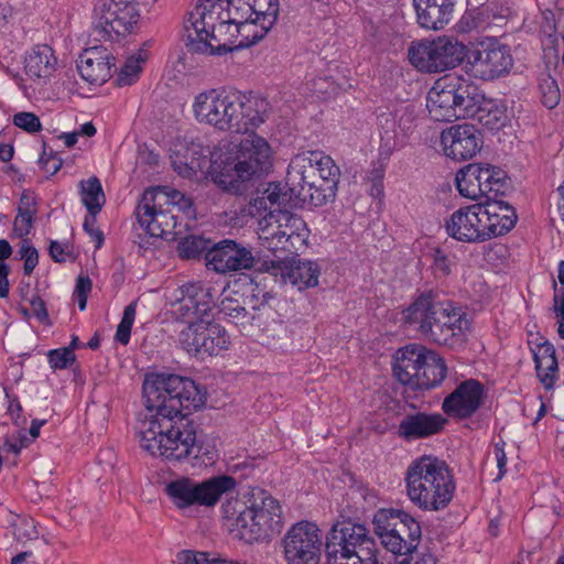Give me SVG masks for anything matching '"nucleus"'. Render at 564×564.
Returning <instances> with one entry per match:
<instances>
[{
  "label": "nucleus",
  "instance_id": "nucleus-1",
  "mask_svg": "<svg viewBox=\"0 0 564 564\" xmlns=\"http://www.w3.org/2000/svg\"><path fill=\"white\" fill-rule=\"evenodd\" d=\"M138 436L143 451L167 462L189 458L210 465L217 456L214 447L204 446L198 441L197 426L188 419V412L144 419L138 429Z\"/></svg>",
  "mask_w": 564,
  "mask_h": 564
},
{
  "label": "nucleus",
  "instance_id": "nucleus-2",
  "mask_svg": "<svg viewBox=\"0 0 564 564\" xmlns=\"http://www.w3.org/2000/svg\"><path fill=\"white\" fill-rule=\"evenodd\" d=\"M192 108L199 123L223 132L248 133L264 122L268 102L237 91L209 89L194 98Z\"/></svg>",
  "mask_w": 564,
  "mask_h": 564
},
{
  "label": "nucleus",
  "instance_id": "nucleus-3",
  "mask_svg": "<svg viewBox=\"0 0 564 564\" xmlns=\"http://www.w3.org/2000/svg\"><path fill=\"white\" fill-rule=\"evenodd\" d=\"M403 321L429 341L448 347L460 344L469 328L462 307L432 290L421 293L403 311Z\"/></svg>",
  "mask_w": 564,
  "mask_h": 564
},
{
  "label": "nucleus",
  "instance_id": "nucleus-4",
  "mask_svg": "<svg viewBox=\"0 0 564 564\" xmlns=\"http://www.w3.org/2000/svg\"><path fill=\"white\" fill-rule=\"evenodd\" d=\"M221 509L230 532L246 543L268 541L283 525L279 501L260 488L228 499Z\"/></svg>",
  "mask_w": 564,
  "mask_h": 564
},
{
  "label": "nucleus",
  "instance_id": "nucleus-5",
  "mask_svg": "<svg viewBox=\"0 0 564 564\" xmlns=\"http://www.w3.org/2000/svg\"><path fill=\"white\" fill-rule=\"evenodd\" d=\"M340 178L335 161L321 151H307L291 159L286 186L302 203L323 206L334 199Z\"/></svg>",
  "mask_w": 564,
  "mask_h": 564
},
{
  "label": "nucleus",
  "instance_id": "nucleus-6",
  "mask_svg": "<svg viewBox=\"0 0 564 564\" xmlns=\"http://www.w3.org/2000/svg\"><path fill=\"white\" fill-rule=\"evenodd\" d=\"M410 501L423 511H440L452 501L456 482L448 465L435 456H421L408 466L404 477Z\"/></svg>",
  "mask_w": 564,
  "mask_h": 564
},
{
  "label": "nucleus",
  "instance_id": "nucleus-7",
  "mask_svg": "<svg viewBox=\"0 0 564 564\" xmlns=\"http://www.w3.org/2000/svg\"><path fill=\"white\" fill-rule=\"evenodd\" d=\"M145 419L191 413L203 406L206 391L194 380L174 373H150L143 382Z\"/></svg>",
  "mask_w": 564,
  "mask_h": 564
},
{
  "label": "nucleus",
  "instance_id": "nucleus-8",
  "mask_svg": "<svg viewBox=\"0 0 564 564\" xmlns=\"http://www.w3.org/2000/svg\"><path fill=\"white\" fill-rule=\"evenodd\" d=\"M484 100L478 86L456 74L437 79L426 96V108L434 121H453L474 116Z\"/></svg>",
  "mask_w": 564,
  "mask_h": 564
},
{
  "label": "nucleus",
  "instance_id": "nucleus-9",
  "mask_svg": "<svg viewBox=\"0 0 564 564\" xmlns=\"http://www.w3.org/2000/svg\"><path fill=\"white\" fill-rule=\"evenodd\" d=\"M393 373L411 389L429 390L440 386L447 375L444 359L422 345H408L397 351Z\"/></svg>",
  "mask_w": 564,
  "mask_h": 564
},
{
  "label": "nucleus",
  "instance_id": "nucleus-10",
  "mask_svg": "<svg viewBox=\"0 0 564 564\" xmlns=\"http://www.w3.org/2000/svg\"><path fill=\"white\" fill-rule=\"evenodd\" d=\"M254 18L249 0H198L184 22L185 37L208 39V31L217 26L237 24Z\"/></svg>",
  "mask_w": 564,
  "mask_h": 564
},
{
  "label": "nucleus",
  "instance_id": "nucleus-11",
  "mask_svg": "<svg viewBox=\"0 0 564 564\" xmlns=\"http://www.w3.org/2000/svg\"><path fill=\"white\" fill-rule=\"evenodd\" d=\"M235 145V153L220 174L219 183L234 186L237 181H249L269 172L272 166V149L269 142L252 131Z\"/></svg>",
  "mask_w": 564,
  "mask_h": 564
},
{
  "label": "nucleus",
  "instance_id": "nucleus-12",
  "mask_svg": "<svg viewBox=\"0 0 564 564\" xmlns=\"http://www.w3.org/2000/svg\"><path fill=\"white\" fill-rule=\"evenodd\" d=\"M258 236L261 246L273 253H295L305 246L307 229L301 217L275 209L259 220Z\"/></svg>",
  "mask_w": 564,
  "mask_h": 564
},
{
  "label": "nucleus",
  "instance_id": "nucleus-13",
  "mask_svg": "<svg viewBox=\"0 0 564 564\" xmlns=\"http://www.w3.org/2000/svg\"><path fill=\"white\" fill-rule=\"evenodd\" d=\"M93 25L100 40L115 41L138 26L140 9L133 0H99L94 8Z\"/></svg>",
  "mask_w": 564,
  "mask_h": 564
},
{
  "label": "nucleus",
  "instance_id": "nucleus-14",
  "mask_svg": "<svg viewBox=\"0 0 564 564\" xmlns=\"http://www.w3.org/2000/svg\"><path fill=\"white\" fill-rule=\"evenodd\" d=\"M268 31L263 30L260 22H256L253 18L237 24L217 26L208 31V39L205 40L203 36L197 40L187 39L185 44L188 51L195 53L223 55L232 50L238 36H241L239 45L249 46L262 40Z\"/></svg>",
  "mask_w": 564,
  "mask_h": 564
},
{
  "label": "nucleus",
  "instance_id": "nucleus-15",
  "mask_svg": "<svg viewBox=\"0 0 564 564\" xmlns=\"http://www.w3.org/2000/svg\"><path fill=\"white\" fill-rule=\"evenodd\" d=\"M465 56L466 46L447 36L412 43L409 48L411 64L425 73H438L455 68L464 61Z\"/></svg>",
  "mask_w": 564,
  "mask_h": 564
},
{
  "label": "nucleus",
  "instance_id": "nucleus-16",
  "mask_svg": "<svg viewBox=\"0 0 564 564\" xmlns=\"http://www.w3.org/2000/svg\"><path fill=\"white\" fill-rule=\"evenodd\" d=\"M375 531L381 544L392 553L404 552L421 540L420 523L399 509H380L373 517Z\"/></svg>",
  "mask_w": 564,
  "mask_h": 564
},
{
  "label": "nucleus",
  "instance_id": "nucleus-17",
  "mask_svg": "<svg viewBox=\"0 0 564 564\" xmlns=\"http://www.w3.org/2000/svg\"><path fill=\"white\" fill-rule=\"evenodd\" d=\"M237 481L231 476H217L202 482L189 478H180L166 485V494L177 508L194 505L215 506L220 497L232 490Z\"/></svg>",
  "mask_w": 564,
  "mask_h": 564
},
{
  "label": "nucleus",
  "instance_id": "nucleus-18",
  "mask_svg": "<svg viewBox=\"0 0 564 564\" xmlns=\"http://www.w3.org/2000/svg\"><path fill=\"white\" fill-rule=\"evenodd\" d=\"M326 554L359 556L366 564H375L378 549L369 531L361 524L343 521L333 525L325 538Z\"/></svg>",
  "mask_w": 564,
  "mask_h": 564
},
{
  "label": "nucleus",
  "instance_id": "nucleus-19",
  "mask_svg": "<svg viewBox=\"0 0 564 564\" xmlns=\"http://www.w3.org/2000/svg\"><path fill=\"white\" fill-rule=\"evenodd\" d=\"M281 546L286 564H319L325 536L316 523L303 520L286 531Z\"/></svg>",
  "mask_w": 564,
  "mask_h": 564
},
{
  "label": "nucleus",
  "instance_id": "nucleus-20",
  "mask_svg": "<svg viewBox=\"0 0 564 564\" xmlns=\"http://www.w3.org/2000/svg\"><path fill=\"white\" fill-rule=\"evenodd\" d=\"M213 317L192 321L178 334L182 347L192 356L205 358L217 356L230 345L226 329L213 322Z\"/></svg>",
  "mask_w": 564,
  "mask_h": 564
},
{
  "label": "nucleus",
  "instance_id": "nucleus-21",
  "mask_svg": "<svg viewBox=\"0 0 564 564\" xmlns=\"http://www.w3.org/2000/svg\"><path fill=\"white\" fill-rule=\"evenodd\" d=\"M137 216L141 227L152 237L167 238L177 234L178 216L170 208L164 192L147 189L137 207Z\"/></svg>",
  "mask_w": 564,
  "mask_h": 564
},
{
  "label": "nucleus",
  "instance_id": "nucleus-22",
  "mask_svg": "<svg viewBox=\"0 0 564 564\" xmlns=\"http://www.w3.org/2000/svg\"><path fill=\"white\" fill-rule=\"evenodd\" d=\"M172 314L189 324L203 317H213L215 289L200 282H191L178 286L172 293Z\"/></svg>",
  "mask_w": 564,
  "mask_h": 564
},
{
  "label": "nucleus",
  "instance_id": "nucleus-23",
  "mask_svg": "<svg viewBox=\"0 0 564 564\" xmlns=\"http://www.w3.org/2000/svg\"><path fill=\"white\" fill-rule=\"evenodd\" d=\"M467 73L474 78L494 80L508 74L513 65L510 48L497 41L481 43L466 53Z\"/></svg>",
  "mask_w": 564,
  "mask_h": 564
},
{
  "label": "nucleus",
  "instance_id": "nucleus-24",
  "mask_svg": "<svg viewBox=\"0 0 564 564\" xmlns=\"http://www.w3.org/2000/svg\"><path fill=\"white\" fill-rule=\"evenodd\" d=\"M205 260L209 269L224 274L251 269L254 263L250 249L229 239L210 247L205 253Z\"/></svg>",
  "mask_w": 564,
  "mask_h": 564
},
{
  "label": "nucleus",
  "instance_id": "nucleus-25",
  "mask_svg": "<svg viewBox=\"0 0 564 564\" xmlns=\"http://www.w3.org/2000/svg\"><path fill=\"white\" fill-rule=\"evenodd\" d=\"M265 271L274 278H280L282 283H290L302 291L318 284L321 273L319 265L311 260H276L264 262Z\"/></svg>",
  "mask_w": 564,
  "mask_h": 564
},
{
  "label": "nucleus",
  "instance_id": "nucleus-26",
  "mask_svg": "<svg viewBox=\"0 0 564 564\" xmlns=\"http://www.w3.org/2000/svg\"><path fill=\"white\" fill-rule=\"evenodd\" d=\"M446 232L457 241L475 243L486 241L481 204L455 210L445 223Z\"/></svg>",
  "mask_w": 564,
  "mask_h": 564
},
{
  "label": "nucleus",
  "instance_id": "nucleus-27",
  "mask_svg": "<svg viewBox=\"0 0 564 564\" xmlns=\"http://www.w3.org/2000/svg\"><path fill=\"white\" fill-rule=\"evenodd\" d=\"M441 143L446 156L464 161L480 150L481 135L473 124H456L442 132Z\"/></svg>",
  "mask_w": 564,
  "mask_h": 564
},
{
  "label": "nucleus",
  "instance_id": "nucleus-28",
  "mask_svg": "<svg viewBox=\"0 0 564 564\" xmlns=\"http://www.w3.org/2000/svg\"><path fill=\"white\" fill-rule=\"evenodd\" d=\"M484 387L480 382L469 379L460 383L442 404L443 411L454 417L471 416L480 406Z\"/></svg>",
  "mask_w": 564,
  "mask_h": 564
},
{
  "label": "nucleus",
  "instance_id": "nucleus-29",
  "mask_svg": "<svg viewBox=\"0 0 564 564\" xmlns=\"http://www.w3.org/2000/svg\"><path fill=\"white\" fill-rule=\"evenodd\" d=\"M446 419L440 413L413 412L405 414L399 423L398 435L410 442L440 433Z\"/></svg>",
  "mask_w": 564,
  "mask_h": 564
},
{
  "label": "nucleus",
  "instance_id": "nucleus-30",
  "mask_svg": "<svg viewBox=\"0 0 564 564\" xmlns=\"http://www.w3.org/2000/svg\"><path fill=\"white\" fill-rule=\"evenodd\" d=\"M113 57L102 46L86 48L77 61L80 76L88 83L101 85L111 77Z\"/></svg>",
  "mask_w": 564,
  "mask_h": 564
},
{
  "label": "nucleus",
  "instance_id": "nucleus-31",
  "mask_svg": "<svg viewBox=\"0 0 564 564\" xmlns=\"http://www.w3.org/2000/svg\"><path fill=\"white\" fill-rule=\"evenodd\" d=\"M417 24L426 30H443L453 19L456 0H412Z\"/></svg>",
  "mask_w": 564,
  "mask_h": 564
},
{
  "label": "nucleus",
  "instance_id": "nucleus-32",
  "mask_svg": "<svg viewBox=\"0 0 564 564\" xmlns=\"http://www.w3.org/2000/svg\"><path fill=\"white\" fill-rule=\"evenodd\" d=\"M481 213L486 240L509 232L518 219L512 206L497 199L481 204Z\"/></svg>",
  "mask_w": 564,
  "mask_h": 564
},
{
  "label": "nucleus",
  "instance_id": "nucleus-33",
  "mask_svg": "<svg viewBox=\"0 0 564 564\" xmlns=\"http://www.w3.org/2000/svg\"><path fill=\"white\" fill-rule=\"evenodd\" d=\"M57 59L52 47L46 44L35 45L24 61V68L30 77H50L56 67Z\"/></svg>",
  "mask_w": 564,
  "mask_h": 564
},
{
  "label": "nucleus",
  "instance_id": "nucleus-34",
  "mask_svg": "<svg viewBox=\"0 0 564 564\" xmlns=\"http://www.w3.org/2000/svg\"><path fill=\"white\" fill-rule=\"evenodd\" d=\"M80 198L90 215H97L106 202L100 181L96 177H89L80 181Z\"/></svg>",
  "mask_w": 564,
  "mask_h": 564
},
{
  "label": "nucleus",
  "instance_id": "nucleus-35",
  "mask_svg": "<svg viewBox=\"0 0 564 564\" xmlns=\"http://www.w3.org/2000/svg\"><path fill=\"white\" fill-rule=\"evenodd\" d=\"M473 117L486 128L490 130H498L507 122L506 108L502 105L494 104L492 101L479 102V107Z\"/></svg>",
  "mask_w": 564,
  "mask_h": 564
},
{
  "label": "nucleus",
  "instance_id": "nucleus-36",
  "mask_svg": "<svg viewBox=\"0 0 564 564\" xmlns=\"http://www.w3.org/2000/svg\"><path fill=\"white\" fill-rule=\"evenodd\" d=\"M484 197L487 202L496 200L499 194H503L507 188V174L498 166L484 164Z\"/></svg>",
  "mask_w": 564,
  "mask_h": 564
},
{
  "label": "nucleus",
  "instance_id": "nucleus-37",
  "mask_svg": "<svg viewBox=\"0 0 564 564\" xmlns=\"http://www.w3.org/2000/svg\"><path fill=\"white\" fill-rule=\"evenodd\" d=\"M149 52L147 47H141L138 52L127 58L117 76L118 86H129L133 84L142 69L141 65L148 59Z\"/></svg>",
  "mask_w": 564,
  "mask_h": 564
},
{
  "label": "nucleus",
  "instance_id": "nucleus-38",
  "mask_svg": "<svg viewBox=\"0 0 564 564\" xmlns=\"http://www.w3.org/2000/svg\"><path fill=\"white\" fill-rule=\"evenodd\" d=\"M476 177L481 176L479 173L476 174L475 165L473 164H468L457 172L456 186L462 196L473 200L481 198L480 189L476 184Z\"/></svg>",
  "mask_w": 564,
  "mask_h": 564
},
{
  "label": "nucleus",
  "instance_id": "nucleus-39",
  "mask_svg": "<svg viewBox=\"0 0 564 564\" xmlns=\"http://www.w3.org/2000/svg\"><path fill=\"white\" fill-rule=\"evenodd\" d=\"M249 2L253 9L254 21L260 22L263 30H270L279 15V1L249 0Z\"/></svg>",
  "mask_w": 564,
  "mask_h": 564
},
{
  "label": "nucleus",
  "instance_id": "nucleus-40",
  "mask_svg": "<svg viewBox=\"0 0 564 564\" xmlns=\"http://www.w3.org/2000/svg\"><path fill=\"white\" fill-rule=\"evenodd\" d=\"M219 312L225 315L231 323L245 326L250 324L254 315L247 311V308L237 299L225 297L219 304Z\"/></svg>",
  "mask_w": 564,
  "mask_h": 564
},
{
  "label": "nucleus",
  "instance_id": "nucleus-41",
  "mask_svg": "<svg viewBox=\"0 0 564 564\" xmlns=\"http://www.w3.org/2000/svg\"><path fill=\"white\" fill-rule=\"evenodd\" d=\"M209 249V241L199 236L185 237L178 243L180 256L184 259H195Z\"/></svg>",
  "mask_w": 564,
  "mask_h": 564
},
{
  "label": "nucleus",
  "instance_id": "nucleus-42",
  "mask_svg": "<svg viewBox=\"0 0 564 564\" xmlns=\"http://www.w3.org/2000/svg\"><path fill=\"white\" fill-rule=\"evenodd\" d=\"M542 104L549 108H555L561 99L560 88L556 80L550 75H543L539 84Z\"/></svg>",
  "mask_w": 564,
  "mask_h": 564
},
{
  "label": "nucleus",
  "instance_id": "nucleus-43",
  "mask_svg": "<svg viewBox=\"0 0 564 564\" xmlns=\"http://www.w3.org/2000/svg\"><path fill=\"white\" fill-rule=\"evenodd\" d=\"M151 192H164L169 198L170 208L183 212L187 217L194 215L193 204L191 198L186 197L183 193L169 187H158L150 189Z\"/></svg>",
  "mask_w": 564,
  "mask_h": 564
},
{
  "label": "nucleus",
  "instance_id": "nucleus-44",
  "mask_svg": "<svg viewBox=\"0 0 564 564\" xmlns=\"http://www.w3.org/2000/svg\"><path fill=\"white\" fill-rule=\"evenodd\" d=\"M403 556L401 564H435L436 558L426 547H420V542H414L413 547L398 553Z\"/></svg>",
  "mask_w": 564,
  "mask_h": 564
},
{
  "label": "nucleus",
  "instance_id": "nucleus-45",
  "mask_svg": "<svg viewBox=\"0 0 564 564\" xmlns=\"http://www.w3.org/2000/svg\"><path fill=\"white\" fill-rule=\"evenodd\" d=\"M137 304L130 303L124 307L123 316L116 332V340L122 345H127L130 340L131 328L135 318Z\"/></svg>",
  "mask_w": 564,
  "mask_h": 564
},
{
  "label": "nucleus",
  "instance_id": "nucleus-46",
  "mask_svg": "<svg viewBox=\"0 0 564 564\" xmlns=\"http://www.w3.org/2000/svg\"><path fill=\"white\" fill-rule=\"evenodd\" d=\"M432 258V269L435 276L445 278L452 273V268L455 265V257L449 256L443 249L435 248Z\"/></svg>",
  "mask_w": 564,
  "mask_h": 564
},
{
  "label": "nucleus",
  "instance_id": "nucleus-47",
  "mask_svg": "<svg viewBox=\"0 0 564 564\" xmlns=\"http://www.w3.org/2000/svg\"><path fill=\"white\" fill-rule=\"evenodd\" d=\"M24 199H26V197H23L21 203L24 204L25 207H19L18 215L13 223V229L20 237L30 234L33 224V215L35 214V209H30L29 202H24Z\"/></svg>",
  "mask_w": 564,
  "mask_h": 564
},
{
  "label": "nucleus",
  "instance_id": "nucleus-48",
  "mask_svg": "<svg viewBox=\"0 0 564 564\" xmlns=\"http://www.w3.org/2000/svg\"><path fill=\"white\" fill-rule=\"evenodd\" d=\"M534 362L536 375L544 371V368H557V359L553 345L545 343L534 352Z\"/></svg>",
  "mask_w": 564,
  "mask_h": 564
},
{
  "label": "nucleus",
  "instance_id": "nucleus-49",
  "mask_svg": "<svg viewBox=\"0 0 564 564\" xmlns=\"http://www.w3.org/2000/svg\"><path fill=\"white\" fill-rule=\"evenodd\" d=\"M48 362L53 369L67 368L75 361V354L72 348H59L50 350Z\"/></svg>",
  "mask_w": 564,
  "mask_h": 564
},
{
  "label": "nucleus",
  "instance_id": "nucleus-50",
  "mask_svg": "<svg viewBox=\"0 0 564 564\" xmlns=\"http://www.w3.org/2000/svg\"><path fill=\"white\" fill-rule=\"evenodd\" d=\"M13 123L30 132H39L42 129L41 121L36 115L33 112H18L13 116Z\"/></svg>",
  "mask_w": 564,
  "mask_h": 564
},
{
  "label": "nucleus",
  "instance_id": "nucleus-51",
  "mask_svg": "<svg viewBox=\"0 0 564 564\" xmlns=\"http://www.w3.org/2000/svg\"><path fill=\"white\" fill-rule=\"evenodd\" d=\"M30 442V438L22 432H18L13 435H7L3 441V451L13 453L18 456L22 448L29 446Z\"/></svg>",
  "mask_w": 564,
  "mask_h": 564
},
{
  "label": "nucleus",
  "instance_id": "nucleus-52",
  "mask_svg": "<svg viewBox=\"0 0 564 564\" xmlns=\"http://www.w3.org/2000/svg\"><path fill=\"white\" fill-rule=\"evenodd\" d=\"M21 259H24L23 271L25 275H30L39 262L37 250L29 243H22L19 250Z\"/></svg>",
  "mask_w": 564,
  "mask_h": 564
},
{
  "label": "nucleus",
  "instance_id": "nucleus-53",
  "mask_svg": "<svg viewBox=\"0 0 564 564\" xmlns=\"http://www.w3.org/2000/svg\"><path fill=\"white\" fill-rule=\"evenodd\" d=\"M91 280L88 276L79 275L76 281L75 296L80 311L86 308L87 297L91 291Z\"/></svg>",
  "mask_w": 564,
  "mask_h": 564
},
{
  "label": "nucleus",
  "instance_id": "nucleus-54",
  "mask_svg": "<svg viewBox=\"0 0 564 564\" xmlns=\"http://www.w3.org/2000/svg\"><path fill=\"white\" fill-rule=\"evenodd\" d=\"M96 215H88L83 224L84 230L95 240L96 248H100L104 242V234L96 226Z\"/></svg>",
  "mask_w": 564,
  "mask_h": 564
},
{
  "label": "nucleus",
  "instance_id": "nucleus-55",
  "mask_svg": "<svg viewBox=\"0 0 564 564\" xmlns=\"http://www.w3.org/2000/svg\"><path fill=\"white\" fill-rule=\"evenodd\" d=\"M264 194L265 199L270 202L271 206H281L288 200L286 194L282 192L280 184L270 183Z\"/></svg>",
  "mask_w": 564,
  "mask_h": 564
},
{
  "label": "nucleus",
  "instance_id": "nucleus-56",
  "mask_svg": "<svg viewBox=\"0 0 564 564\" xmlns=\"http://www.w3.org/2000/svg\"><path fill=\"white\" fill-rule=\"evenodd\" d=\"M50 254L55 262H65L67 259H74L72 253L68 251L67 246H64L58 241L51 242Z\"/></svg>",
  "mask_w": 564,
  "mask_h": 564
},
{
  "label": "nucleus",
  "instance_id": "nucleus-57",
  "mask_svg": "<svg viewBox=\"0 0 564 564\" xmlns=\"http://www.w3.org/2000/svg\"><path fill=\"white\" fill-rule=\"evenodd\" d=\"M554 311L556 313V317L558 318V335L564 339V289L561 295H554Z\"/></svg>",
  "mask_w": 564,
  "mask_h": 564
},
{
  "label": "nucleus",
  "instance_id": "nucleus-58",
  "mask_svg": "<svg viewBox=\"0 0 564 564\" xmlns=\"http://www.w3.org/2000/svg\"><path fill=\"white\" fill-rule=\"evenodd\" d=\"M494 454L496 457L497 466L499 468V474H498L497 478L500 479L505 475L506 466H507V456L505 453V442L495 444Z\"/></svg>",
  "mask_w": 564,
  "mask_h": 564
},
{
  "label": "nucleus",
  "instance_id": "nucleus-59",
  "mask_svg": "<svg viewBox=\"0 0 564 564\" xmlns=\"http://www.w3.org/2000/svg\"><path fill=\"white\" fill-rule=\"evenodd\" d=\"M327 556V564H366V562L359 556H351L350 558L346 557V555H338V554H326ZM375 564H379V561L377 557H375Z\"/></svg>",
  "mask_w": 564,
  "mask_h": 564
},
{
  "label": "nucleus",
  "instance_id": "nucleus-60",
  "mask_svg": "<svg viewBox=\"0 0 564 564\" xmlns=\"http://www.w3.org/2000/svg\"><path fill=\"white\" fill-rule=\"evenodd\" d=\"M557 368H544V371L538 373V378L540 382L544 386L545 389L550 390L553 388L555 380L557 379Z\"/></svg>",
  "mask_w": 564,
  "mask_h": 564
},
{
  "label": "nucleus",
  "instance_id": "nucleus-61",
  "mask_svg": "<svg viewBox=\"0 0 564 564\" xmlns=\"http://www.w3.org/2000/svg\"><path fill=\"white\" fill-rule=\"evenodd\" d=\"M9 267L0 261V297L7 299L10 293V284L8 280L9 275Z\"/></svg>",
  "mask_w": 564,
  "mask_h": 564
},
{
  "label": "nucleus",
  "instance_id": "nucleus-62",
  "mask_svg": "<svg viewBox=\"0 0 564 564\" xmlns=\"http://www.w3.org/2000/svg\"><path fill=\"white\" fill-rule=\"evenodd\" d=\"M31 310L40 321H43L47 317L45 304L43 300L40 297H36L31 301Z\"/></svg>",
  "mask_w": 564,
  "mask_h": 564
},
{
  "label": "nucleus",
  "instance_id": "nucleus-63",
  "mask_svg": "<svg viewBox=\"0 0 564 564\" xmlns=\"http://www.w3.org/2000/svg\"><path fill=\"white\" fill-rule=\"evenodd\" d=\"M43 165H44V169L47 171V172H51L52 174H55L59 169H61V160H58L57 158H48V159H41Z\"/></svg>",
  "mask_w": 564,
  "mask_h": 564
},
{
  "label": "nucleus",
  "instance_id": "nucleus-64",
  "mask_svg": "<svg viewBox=\"0 0 564 564\" xmlns=\"http://www.w3.org/2000/svg\"><path fill=\"white\" fill-rule=\"evenodd\" d=\"M13 147L9 144L0 145V160L2 162H9L13 158Z\"/></svg>",
  "mask_w": 564,
  "mask_h": 564
}]
</instances>
